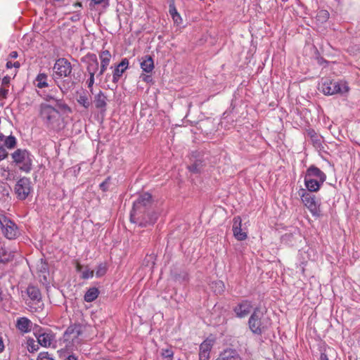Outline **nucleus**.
<instances>
[{"instance_id": "19", "label": "nucleus", "mask_w": 360, "mask_h": 360, "mask_svg": "<svg viewBox=\"0 0 360 360\" xmlns=\"http://www.w3.org/2000/svg\"><path fill=\"white\" fill-rule=\"evenodd\" d=\"M94 103L97 109L100 110L101 112H105L107 106V97L105 94L100 91L94 96Z\"/></svg>"}, {"instance_id": "31", "label": "nucleus", "mask_w": 360, "mask_h": 360, "mask_svg": "<svg viewBox=\"0 0 360 360\" xmlns=\"http://www.w3.org/2000/svg\"><path fill=\"white\" fill-rule=\"evenodd\" d=\"M47 75L44 73H39L36 77V86L39 89L45 88L49 86L47 83Z\"/></svg>"}, {"instance_id": "27", "label": "nucleus", "mask_w": 360, "mask_h": 360, "mask_svg": "<svg viewBox=\"0 0 360 360\" xmlns=\"http://www.w3.org/2000/svg\"><path fill=\"white\" fill-rule=\"evenodd\" d=\"M169 2V13L170 15L172 16L174 22L176 24H180L181 22V18L180 14L178 13L175 4L174 0H168Z\"/></svg>"}, {"instance_id": "14", "label": "nucleus", "mask_w": 360, "mask_h": 360, "mask_svg": "<svg viewBox=\"0 0 360 360\" xmlns=\"http://www.w3.org/2000/svg\"><path fill=\"white\" fill-rule=\"evenodd\" d=\"M305 176L309 179H316L319 183L323 184L326 180V175L319 168L311 165L306 172Z\"/></svg>"}, {"instance_id": "29", "label": "nucleus", "mask_w": 360, "mask_h": 360, "mask_svg": "<svg viewBox=\"0 0 360 360\" xmlns=\"http://www.w3.org/2000/svg\"><path fill=\"white\" fill-rule=\"evenodd\" d=\"M99 58L101 59V68H102V70H106L111 58L110 52L108 50L103 51L100 53Z\"/></svg>"}, {"instance_id": "32", "label": "nucleus", "mask_w": 360, "mask_h": 360, "mask_svg": "<svg viewBox=\"0 0 360 360\" xmlns=\"http://www.w3.org/2000/svg\"><path fill=\"white\" fill-rule=\"evenodd\" d=\"M16 145H17L16 138L13 135H10V136H6L2 146H4L5 148H7V149H13L15 148Z\"/></svg>"}, {"instance_id": "30", "label": "nucleus", "mask_w": 360, "mask_h": 360, "mask_svg": "<svg viewBox=\"0 0 360 360\" xmlns=\"http://www.w3.org/2000/svg\"><path fill=\"white\" fill-rule=\"evenodd\" d=\"M99 295V290L98 288L93 287L90 288L84 295V300L87 302H91L94 301Z\"/></svg>"}, {"instance_id": "21", "label": "nucleus", "mask_w": 360, "mask_h": 360, "mask_svg": "<svg viewBox=\"0 0 360 360\" xmlns=\"http://www.w3.org/2000/svg\"><path fill=\"white\" fill-rule=\"evenodd\" d=\"M55 83L57 84L58 88L61 91L63 94H66L70 89L75 86V82L69 79L58 81L60 78L55 77H53Z\"/></svg>"}, {"instance_id": "44", "label": "nucleus", "mask_w": 360, "mask_h": 360, "mask_svg": "<svg viewBox=\"0 0 360 360\" xmlns=\"http://www.w3.org/2000/svg\"><path fill=\"white\" fill-rule=\"evenodd\" d=\"M95 76L94 75H89V78L88 79L86 83H87V86H88V88L90 89V91L92 93L93 92V86H94V82H95Z\"/></svg>"}, {"instance_id": "61", "label": "nucleus", "mask_w": 360, "mask_h": 360, "mask_svg": "<svg viewBox=\"0 0 360 360\" xmlns=\"http://www.w3.org/2000/svg\"><path fill=\"white\" fill-rule=\"evenodd\" d=\"M183 280L184 281H187L188 280V275L187 274H184V276H183Z\"/></svg>"}, {"instance_id": "49", "label": "nucleus", "mask_w": 360, "mask_h": 360, "mask_svg": "<svg viewBox=\"0 0 360 360\" xmlns=\"http://www.w3.org/2000/svg\"><path fill=\"white\" fill-rule=\"evenodd\" d=\"M79 19H80V14H79V13H74V14L70 17V20H71L72 22H77V21H78Z\"/></svg>"}, {"instance_id": "55", "label": "nucleus", "mask_w": 360, "mask_h": 360, "mask_svg": "<svg viewBox=\"0 0 360 360\" xmlns=\"http://www.w3.org/2000/svg\"><path fill=\"white\" fill-rule=\"evenodd\" d=\"M4 342H3L2 338L0 337V352H2L4 351Z\"/></svg>"}, {"instance_id": "37", "label": "nucleus", "mask_w": 360, "mask_h": 360, "mask_svg": "<svg viewBox=\"0 0 360 360\" xmlns=\"http://www.w3.org/2000/svg\"><path fill=\"white\" fill-rule=\"evenodd\" d=\"M311 141L315 147H320L321 146V137L318 136L314 131L309 133Z\"/></svg>"}, {"instance_id": "54", "label": "nucleus", "mask_w": 360, "mask_h": 360, "mask_svg": "<svg viewBox=\"0 0 360 360\" xmlns=\"http://www.w3.org/2000/svg\"><path fill=\"white\" fill-rule=\"evenodd\" d=\"M320 360H328L327 354L324 352H322L320 356Z\"/></svg>"}, {"instance_id": "7", "label": "nucleus", "mask_w": 360, "mask_h": 360, "mask_svg": "<svg viewBox=\"0 0 360 360\" xmlns=\"http://www.w3.org/2000/svg\"><path fill=\"white\" fill-rule=\"evenodd\" d=\"M0 225L2 233L6 238L9 240L15 239L20 235L18 226L4 214H0Z\"/></svg>"}, {"instance_id": "60", "label": "nucleus", "mask_w": 360, "mask_h": 360, "mask_svg": "<svg viewBox=\"0 0 360 360\" xmlns=\"http://www.w3.org/2000/svg\"><path fill=\"white\" fill-rule=\"evenodd\" d=\"M75 8L77 7H82V4L80 2H76L75 4H74L73 5Z\"/></svg>"}, {"instance_id": "23", "label": "nucleus", "mask_w": 360, "mask_h": 360, "mask_svg": "<svg viewBox=\"0 0 360 360\" xmlns=\"http://www.w3.org/2000/svg\"><path fill=\"white\" fill-rule=\"evenodd\" d=\"M140 65L143 71L147 73L151 72L155 67L153 59L149 55H146L142 57Z\"/></svg>"}, {"instance_id": "47", "label": "nucleus", "mask_w": 360, "mask_h": 360, "mask_svg": "<svg viewBox=\"0 0 360 360\" xmlns=\"http://www.w3.org/2000/svg\"><path fill=\"white\" fill-rule=\"evenodd\" d=\"M11 81V77L8 75L4 76L1 81V86H8Z\"/></svg>"}, {"instance_id": "43", "label": "nucleus", "mask_w": 360, "mask_h": 360, "mask_svg": "<svg viewBox=\"0 0 360 360\" xmlns=\"http://www.w3.org/2000/svg\"><path fill=\"white\" fill-rule=\"evenodd\" d=\"M110 179V178L108 177L104 181L100 184L99 187L103 192H105L108 190Z\"/></svg>"}, {"instance_id": "46", "label": "nucleus", "mask_w": 360, "mask_h": 360, "mask_svg": "<svg viewBox=\"0 0 360 360\" xmlns=\"http://www.w3.org/2000/svg\"><path fill=\"white\" fill-rule=\"evenodd\" d=\"M8 90L6 88L5 86H1L0 87V96L3 98H6L8 94Z\"/></svg>"}, {"instance_id": "18", "label": "nucleus", "mask_w": 360, "mask_h": 360, "mask_svg": "<svg viewBox=\"0 0 360 360\" xmlns=\"http://www.w3.org/2000/svg\"><path fill=\"white\" fill-rule=\"evenodd\" d=\"M26 295L31 301L39 302L41 300V294L39 289L34 285H29L25 292H22V297Z\"/></svg>"}, {"instance_id": "57", "label": "nucleus", "mask_w": 360, "mask_h": 360, "mask_svg": "<svg viewBox=\"0 0 360 360\" xmlns=\"http://www.w3.org/2000/svg\"><path fill=\"white\" fill-rule=\"evenodd\" d=\"M6 138V136H4L3 134H0V145L1 143L4 142V139Z\"/></svg>"}, {"instance_id": "16", "label": "nucleus", "mask_w": 360, "mask_h": 360, "mask_svg": "<svg viewBox=\"0 0 360 360\" xmlns=\"http://www.w3.org/2000/svg\"><path fill=\"white\" fill-rule=\"evenodd\" d=\"M129 60L127 58H123L121 62L115 67L112 73V82L116 84L122 77L124 71L128 68Z\"/></svg>"}, {"instance_id": "48", "label": "nucleus", "mask_w": 360, "mask_h": 360, "mask_svg": "<svg viewBox=\"0 0 360 360\" xmlns=\"http://www.w3.org/2000/svg\"><path fill=\"white\" fill-rule=\"evenodd\" d=\"M210 354H205L199 352V360H209Z\"/></svg>"}, {"instance_id": "34", "label": "nucleus", "mask_w": 360, "mask_h": 360, "mask_svg": "<svg viewBox=\"0 0 360 360\" xmlns=\"http://www.w3.org/2000/svg\"><path fill=\"white\" fill-rule=\"evenodd\" d=\"M161 356L164 360H173L174 352L172 347L162 349Z\"/></svg>"}, {"instance_id": "25", "label": "nucleus", "mask_w": 360, "mask_h": 360, "mask_svg": "<svg viewBox=\"0 0 360 360\" xmlns=\"http://www.w3.org/2000/svg\"><path fill=\"white\" fill-rule=\"evenodd\" d=\"M77 101L85 110H88L92 104L90 96H89L87 92L85 91H83L78 95Z\"/></svg>"}, {"instance_id": "4", "label": "nucleus", "mask_w": 360, "mask_h": 360, "mask_svg": "<svg viewBox=\"0 0 360 360\" xmlns=\"http://www.w3.org/2000/svg\"><path fill=\"white\" fill-rule=\"evenodd\" d=\"M59 109L48 103L39 106V116L47 128L54 129L60 117Z\"/></svg>"}, {"instance_id": "26", "label": "nucleus", "mask_w": 360, "mask_h": 360, "mask_svg": "<svg viewBox=\"0 0 360 360\" xmlns=\"http://www.w3.org/2000/svg\"><path fill=\"white\" fill-rule=\"evenodd\" d=\"M304 184L308 191L316 192L320 189L323 184L319 183L316 179H307V177L304 176Z\"/></svg>"}, {"instance_id": "13", "label": "nucleus", "mask_w": 360, "mask_h": 360, "mask_svg": "<svg viewBox=\"0 0 360 360\" xmlns=\"http://www.w3.org/2000/svg\"><path fill=\"white\" fill-rule=\"evenodd\" d=\"M84 326L80 323H74L70 325L64 333L65 340L70 339V335H72V340L74 341L75 338H79L84 331Z\"/></svg>"}, {"instance_id": "39", "label": "nucleus", "mask_w": 360, "mask_h": 360, "mask_svg": "<svg viewBox=\"0 0 360 360\" xmlns=\"http://www.w3.org/2000/svg\"><path fill=\"white\" fill-rule=\"evenodd\" d=\"M215 286L214 292L217 293H221L224 290V285L221 281H217L213 283Z\"/></svg>"}, {"instance_id": "1", "label": "nucleus", "mask_w": 360, "mask_h": 360, "mask_svg": "<svg viewBox=\"0 0 360 360\" xmlns=\"http://www.w3.org/2000/svg\"><path fill=\"white\" fill-rule=\"evenodd\" d=\"M158 218L152 200V195L148 193L141 195L134 202L130 212V221L137 224L141 227L153 225Z\"/></svg>"}, {"instance_id": "38", "label": "nucleus", "mask_w": 360, "mask_h": 360, "mask_svg": "<svg viewBox=\"0 0 360 360\" xmlns=\"http://www.w3.org/2000/svg\"><path fill=\"white\" fill-rule=\"evenodd\" d=\"M202 161L198 160L193 164L188 166V169L192 172L198 173L200 172V169L202 167Z\"/></svg>"}, {"instance_id": "6", "label": "nucleus", "mask_w": 360, "mask_h": 360, "mask_svg": "<svg viewBox=\"0 0 360 360\" xmlns=\"http://www.w3.org/2000/svg\"><path fill=\"white\" fill-rule=\"evenodd\" d=\"M58 90L53 88L49 90H42L39 95L46 102H54L56 107L64 112H71V108L65 103L63 96L59 98L57 95Z\"/></svg>"}, {"instance_id": "22", "label": "nucleus", "mask_w": 360, "mask_h": 360, "mask_svg": "<svg viewBox=\"0 0 360 360\" xmlns=\"http://www.w3.org/2000/svg\"><path fill=\"white\" fill-rule=\"evenodd\" d=\"M88 62H87V67L86 70L89 72V75H94L96 72L98 70V61L97 59V57L95 54H91L88 56Z\"/></svg>"}, {"instance_id": "53", "label": "nucleus", "mask_w": 360, "mask_h": 360, "mask_svg": "<svg viewBox=\"0 0 360 360\" xmlns=\"http://www.w3.org/2000/svg\"><path fill=\"white\" fill-rule=\"evenodd\" d=\"M91 2H93L94 4H100L102 3L108 4V0H91Z\"/></svg>"}, {"instance_id": "40", "label": "nucleus", "mask_w": 360, "mask_h": 360, "mask_svg": "<svg viewBox=\"0 0 360 360\" xmlns=\"http://www.w3.org/2000/svg\"><path fill=\"white\" fill-rule=\"evenodd\" d=\"M37 360H54L52 356L47 352H41L38 354Z\"/></svg>"}, {"instance_id": "2", "label": "nucleus", "mask_w": 360, "mask_h": 360, "mask_svg": "<svg viewBox=\"0 0 360 360\" xmlns=\"http://www.w3.org/2000/svg\"><path fill=\"white\" fill-rule=\"evenodd\" d=\"M248 328L256 335H262L271 327V319L260 307H255L249 317Z\"/></svg>"}, {"instance_id": "24", "label": "nucleus", "mask_w": 360, "mask_h": 360, "mask_svg": "<svg viewBox=\"0 0 360 360\" xmlns=\"http://www.w3.org/2000/svg\"><path fill=\"white\" fill-rule=\"evenodd\" d=\"M15 257V252L5 248H0V264H6L11 262Z\"/></svg>"}, {"instance_id": "33", "label": "nucleus", "mask_w": 360, "mask_h": 360, "mask_svg": "<svg viewBox=\"0 0 360 360\" xmlns=\"http://www.w3.org/2000/svg\"><path fill=\"white\" fill-rule=\"evenodd\" d=\"M212 344L210 340H205L200 345V353L210 354Z\"/></svg>"}, {"instance_id": "45", "label": "nucleus", "mask_w": 360, "mask_h": 360, "mask_svg": "<svg viewBox=\"0 0 360 360\" xmlns=\"http://www.w3.org/2000/svg\"><path fill=\"white\" fill-rule=\"evenodd\" d=\"M8 155V153L6 149L4 146H0V161L7 158Z\"/></svg>"}, {"instance_id": "5", "label": "nucleus", "mask_w": 360, "mask_h": 360, "mask_svg": "<svg viewBox=\"0 0 360 360\" xmlns=\"http://www.w3.org/2000/svg\"><path fill=\"white\" fill-rule=\"evenodd\" d=\"M320 89L325 95H344L349 91V87L346 82L325 79L321 83Z\"/></svg>"}, {"instance_id": "11", "label": "nucleus", "mask_w": 360, "mask_h": 360, "mask_svg": "<svg viewBox=\"0 0 360 360\" xmlns=\"http://www.w3.org/2000/svg\"><path fill=\"white\" fill-rule=\"evenodd\" d=\"M34 334L37 339L38 343L44 347H50L55 338L50 330L39 326L34 329Z\"/></svg>"}, {"instance_id": "56", "label": "nucleus", "mask_w": 360, "mask_h": 360, "mask_svg": "<svg viewBox=\"0 0 360 360\" xmlns=\"http://www.w3.org/2000/svg\"><path fill=\"white\" fill-rule=\"evenodd\" d=\"M13 63L11 61H7L6 66V68L8 69H10V68H13Z\"/></svg>"}, {"instance_id": "3", "label": "nucleus", "mask_w": 360, "mask_h": 360, "mask_svg": "<svg viewBox=\"0 0 360 360\" xmlns=\"http://www.w3.org/2000/svg\"><path fill=\"white\" fill-rule=\"evenodd\" d=\"M11 163L21 172L30 173L33 167L34 156L25 148H18L11 154Z\"/></svg>"}, {"instance_id": "35", "label": "nucleus", "mask_w": 360, "mask_h": 360, "mask_svg": "<svg viewBox=\"0 0 360 360\" xmlns=\"http://www.w3.org/2000/svg\"><path fill=\"white\" fill-rule=\"evenodd\" d=\"M108 266L105 263H101L96 268V276L97 278L102 277L107 272Z\"/></svg>"}, {"instance_id": "9", "label": "nucleus", "mask_w": 360, "mask_h": 360, "mask_svg": "<svg viewBox=\"0 0 360 360\" xmlns=\"http://www.w3.org/2000/svg\"><path fill=\"white\" fill-rule=\"evenodd\" d=\"M300 196L302 202L309 209L311 214L314 217H319L321 215L320 205L316 200L315 195L302 189Z\"/></svg>"}, {"instance_id": "10", "label": "nucleus", "mask_w": 360, "mask_h": 360, "mask_svg": "<svg viewBox=\"0 0 360 360\" xmlns=\"http://www.w3.org/2000/svg\"><path fill=\"white\" fill-rule=\"evenodd\" d=\"M14 191L18 200H25L32 191L30 179L25 176L20 178L15 184Z\"/></svg>"}, {"instance_id": "64", "label": "nucleus", "mask_w": 360, "mask_h": 360, "mask_svg": "<svg viewBox=\"0 0 360 360\" xmlns=\"http://www.w3.org/2000/svg\"><path fill=\"white\" fill-rule=\"evenodd\" d=\"M80 268H81V267H80L79 266H77V270H78V271H80Z\"/></svg>"}, {"instance_id": "52", "label": "nucleus", "mask_w": 360, "mask_h": 360, "mask_svg": "<svg viewBox=\"0 0 360 360\" xmlns=\"http://www.w3.org/2000/svg\"><path fill=\"white\" fill-rule=\"evenodd\" d=\"M141 77H142L143 81H144V82H150L152 80L151 77L150 75H143Z\"/></svg>"}, {"instance_id": "36", "label": "nucleus", "mask_w": 360, "mask_h": 360, "mask_svg": "<svg viewBox=\"0 0 360 360\" xmlns=\"http://www.w3.org/2000/svg\"><path fill=\"white\" fill-rule=\"evenodd\" d=\"M329 18V13L326 10H321L318 12L316 18L321 22H326Z\"/></svg>"}, {"instance_id": "20", "label": "nucleus", "mask_w": 360, "mask_h": 360, "mask_svg": "<svg viewBox=\"0 0 360 360\" xmlns=\"http://www.w3.org/2000/svg\"><path fill=\"white\" fill-rule=\"evenodd\" d=\"M32 323L26 317H20L17 319L16 328L22 333H27L31 330Z\"/></svg>"}, {"instance_id": "50", "label": "nucleus", "mask_w": 360, "mask_h": 360, "mask_svg": "<svg viewBox=\"0 0 360 360\" xmlns=\"http://www.w3.org/2000/svg\"><path fill=\"white\" fill-rule=\"evenodd\" d=\"M64 360H78L77 356L73 354L64 356Z\"/></svg>"}, {"instance_id": "15", "label": "nucleus", "mask_w": 360, "mask_h": 360, "mask_svg": "<svg viewBox=\"0 0 360 360\" xmlns=\"http://www.w3.org/2000/svg\"><path fill=\"white\" fill-rule=\"evenodd\" d=\"M241 218L238 216L235 217L233 219V233L236 239L238 240H244L247 238L248 235L243 231L241 229Z\"/></svg>"}, {"instance_id": "63", "label": "nucleus", "mask_w": 360, "mask_h": 360, "mask_svg": "<svg viewBox=\"0 0 360 360\" xmlns=\"http://www.w3.org/2000/svg\"><path fill=\"white\" fill-rule=\"evenodd\" d=\"M109 77H110V75H106V80H108V79H109Z\"/></svg>"}, {"instance_id": "41", "label": "nucleus", "mask_w": 360, "mask_h": 360, "mask_svg": "<svg viewBox=\"0 0 360 360\" xmlns=\"http://www.w3.org/2000/svg\"><path fill=\"white\" fill-rule=\"evenodd\" d=\"M27 347H28V350L30 352H34L39 349L38 345L35 344L34 340L32 339L27 340Z\"/></svg>"}, {"instance_id": "28", "label": "nucleus", "mask_w": 360, "mask_h": 360, "mask_svg": "<svg viewBox=\"0 0 360 360\" xmlns=\"http://www.w3.org/2000/svg\"><path fill=\"white\" fill-rule=\"evenodd\" d=\"M11 186L7 184L0 181V200L6 202L10 199Z\"/></svg>"}, {"instance_id": "8", "label": "nucleus", "mask_w": 360, "mask_h": 360, "mask_svg": "<svg viewBox=\"0 0 360 360\" xmlns=\"http://www.w3.org/2000/svg\"><path fill=\"white\" fill-rule=\"evenodd\" d=\"M53 70V77H69L71 75L72 71V66L68 59L65 58H60L56 60Z\"/></svg>"}, {"instance_id": "59", "label": "nucleus", "mask_w": 360, "mask_h": 360, "mask_svg": "<svg viewBox=\"0 0 360 360\" xmlns=\"http://www.w3.org/2000/svg\"><path fill=\"white\" fill-rule=\"evenodd\" d=\"M105 72V70H102V68L100 69V72L97 75V77H100L101 75H103V73Z\"/></svg>"}, {"instance_id": "17", "label": "nucleus", "mask_w": 360, "mask_h": 360, "mask_svg": "<svg viewBox=\"0 0 360 360\" xmlns=\"http://www.w3.org/2000/svg\"><path fill=\"white\" fill-rule=\"evenodd\" d=\"M216 360H243V359L236 349L229 348L220 352Z\"/></svg>"}, {"instance_id": "58", "label": "nucleus", "mask_w": 360, "mask_h": 360, "mask_svg": "<svg viewBox=\"0 0 360 360\" xmlns=\"http://www.w3.org/2000/svg\"><path fill=\"white\" fill-rule=\"evenodd\" d=\"M13 67L18 68L20 67V63L18 61L13 63Z\"/></svg>"}, {"instance_id": "51", "label": "nucleus", "mask_w": 360, "mask_h": 360, "mask_svg": "<svg viewBox=\"0 0 360 360\" xmlns=\"http://www.w3.org/2000/svg\"><path fill=\"white\" fill-rule=\"evenodd\" d=\"M18 52L15 51H11L8 56L10 58H16L18 57Z\"/></svg>"}, {"instance_id": "42", "label": "nucleus", "mask_w": 360, "mask_h": 360, "mask_svg": "<svg viewBox=\"0 0 360 360\" xmlns=\"http://www.w3.org/2000/svg\"><path fill=\"white\" fill-rule=\"evenodd\" d=\"M94 271L89 269H85L82 273V278L84 279H88L94 276Z\"/></svg>"}, {"instance_id": "12", "label": "nucleus", "mask_w": 360, "mask_h": 360, "mask_svg": "<svg viewBox=\"0 0 360 360\" xmlns=\"http://www.w3.org/2000/svg\"><path fill=\"white\" fill-rule=\"evenodd\" d=\"M252 309V302L248 300H243L238 302L233 309L236 317L243 319L250 314Z\"/></svg>"}, {"instance_id": "62", "label": "nucleus", "mask_w": 360, "mask_h": 360, "mask_svg": "<svg viewBox=\"0 0 360 360\" xmlns=\"http://www.w3.org/2000/svg\"><path fill=\"white\" fill-rule=\"evenodd\" d=\"M46 271V268H45L44 265H43V266H41V271Z\"/></svg>"}]
</instances>
